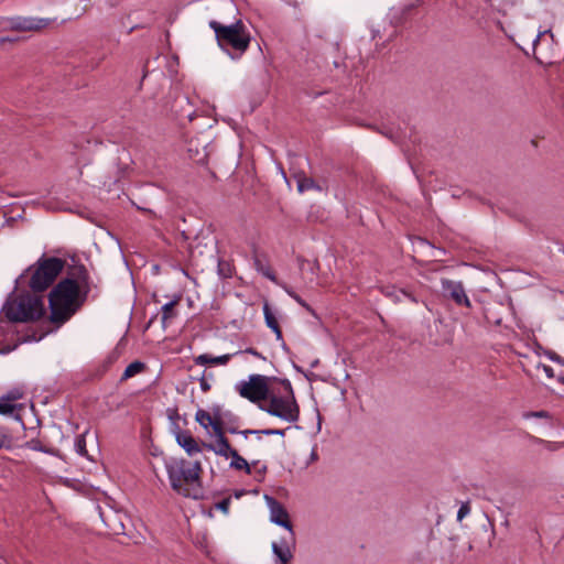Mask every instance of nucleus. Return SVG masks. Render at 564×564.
I'll use <instances>...</instances> for the list:
<instances>
[{
    "label": "nucleus",
    "instance_id": "nucleus-1",
    "mask_svg": "<svg viewBox=\"0 0 564 564\" xmlns=\"http://www.w3.org/2000/svg\"><path fill=\"white\" fill-rule=\"evenodd\" d=\"M97 289L90 273L83 263L68 265L66 275L58 281L48 294L50 319L63 325L87 302L89 294Z\"/></svg>",
    "mask_w": 564,
    "mask_h": 564
},
{
    "label": "nucleus",
    "instance_id": "nucleus-2",
    "mask_svg": "<svg viewBox=\"0 0 564 564\" xmlns=\"http://www.w3.org/2000/svg\"><path fill=\"white\" fill-rule=\"evenodd\" d=\"M66 261L43 254L34 264L26 268L15 280L17 285H26L33 294L46 291L64 270ZM18 286H15L17 289Z\"/></svg>",
    "mask_w": 564,
    "mask_h": 564
},
{
    "label": "nucleus",
    "instance_id": "nucleus-3",
    "mask_svg": "<svg viewBox=\"0 0 564 564\" xmlns=\"http://www.w3.org/2000/svg\"><path fill=\"white\" fill-rule=\"evenodd\" d=\"M2 313L11 323L39 321L45 314L43 297L29 291H22L17 296L11 294L2 307Z\"/></svg>",
    "mask_w": 564,
    "mask_h": 564
},
{
    "label": "nucleus",
    "instance_id": "nucleus-4",
    "mask_svg": "<svg viewBox=\"0 0 564 564\" xmlns=\"http://www.w3.org/2000/svg\"><path fill=\"white\" fill-rule=\"evenodd\" d=\"M209 28L215 32L219 47L232 58L242 55L249 48L251 36L241 20L229 25L212 20Z\"/></svg>",
    "mask_w": 564,
    "mask_h": 564
},
{
    "label": "nucleus",
    "instance_id": "nucleus-5",
    "mask_svg": "<svg viewBox=\"0 0 564 564\" xmlns=\"http://www.w3.org/2000/svg\"><path fill=\"white\" fill-rule=\"evenodd\" d=\"M278 382L283 386L284 393L279 395L271 391L267 399L268 402L260 403L259 408L272 416L289 423H295L300 419V405L295 399L292 384L289 379H279Z\"/></svg>",
    "mask_w": 564,
    "mask_h": 564
},
{
    "label": "nucleus",
    "instance_id": "nucleus-6",
    "mask_svg": "<svg viewBox=\"0 0 564 564\" xmlns=\"http://www.w3.org/2000/svg\"><path fill=\"white\" fill-rule=\"evenodd\" d=\"M191 463L184 458H172L165 463L166 473L171 487L177 494L193 499L202 498L199 488H189L187 486L194 484V479L188 475Z\"/></svg>",
    "mask_w": 564,
    "mask_h": 564
},
{
    "label": "nucleus",
    "instance_id": "nucleus-7",
    "mask_svg": "<svg viewBox=\"0 0 564 564\" xmlns=\"http://www.w3.org/2000/svg\"><path fill=\"white\" fill-rule=\"evenodd\" d=\"M276 377H267L262 375H251L248 381H240L236 384L239 394L252 403L267 401L271 393L270 383L278 382Z\"/></svg>",
    "mask_w": 564,
    "mask_h": 564
},
{
    "label": "nucleus",
    "instance_id": "nucleus-8",
    "mask_svg": "<svg viewBox=\"0 0 564 564\" xmlns=\"http://www.w3.org/2000/svg\"><path fill=\"white\" fill-rule=\"evenodd\" d=\"M47 19H36L29 17L3 18L0 26L3 31L32 32L40 31L48 25Z\"/></svg>",
    "mask_w": 564,
    "mask_h": 564
},
{
    "label": "nucleus",
    "instance_id": "nucleus-9",
    "mask_svg": "<svg viewBox=\"0 0 564 564\" xmlns=\"http://www.w3.org/2000/svg\"><path fill=\"white\" fill-rule=\"evenodd\" d=\"M264 498L270 509V520L273 523L289 530L290 539L293 540L292 523L290 521L289 512L286 511L285 507L271 496L265 495Z\"/></svg>",
    "mask_w": 564,
    "mask_h": 564
},
{
    "label": "nucleus",
    "instance_id": "nucleus-10",
    "mask_svg": "<svg viewBox=\"0 0 564 564\" xmlns=\"http://www.w3.org/2000/svg\"><path fill=\"white\" fill-rule=\"evenodd\" d=\"M442 292L445 297L451 299L459 306L470 307V301L465 292L462 282L452 281L448 279H442Z\"/></svg>",
    "mask_w": 564,
    "mask_h": 564
},
{
    "label": "nucleus",
    "instance_id": "nucleus-11",
    "mask_svg": "<svg viewBox=\"0 0 564 564\" xmlns=\"http://www.w3.org/2000/svg\"><path fill=\"white\" fill-rule=\"evenodd\" d=\"M174 434L177 444L188 454L193 455L199 453L202 447L198 445L195 437L188 431H182L180 426L174 423Z\"/></svg>",
    "mask_w": 564,
    "mask_h": 564
},
{
    "label": "nucleus",
    "instance_id": "nucleus-12",
    "mask_svg": "<svg viewBox=\"0 0 564 564\" xmlns=\"http://www.w3.org/2000/svg\"><path fill=\"white\" fill-rule=\"evenodd\" d=\"M253 265L254 269L262 274L264 278L269 279L270 281L278 283V278L272 270L269 259L265 253L259 252L257 249L253 250Z\"/></svg>",
    "mask_w": 564,
    "mask_h": 564
},
{
    "label": "nucleus",
    "instance_id": "nucleus-13",
    "mask_svg": "<svg viewBox=\"0 0 564 564\" xmlns=\"http://www.w3.org/2000/svg\"><path fill=\"white\" fill-rule=\"evenodd\" d=\"M203 447L214 452L216 455H219L221 457L228 458L231 453L235 451V448L231 447L229 440L226 437L225 434H221L220 436H216L215 443H202Z\"/></svg>",
    "mask_w": 564,
    "mask_h": 564
},
{
    "label": "nucleus",
    "instance_id": "nucleus-14",
    "mask_svg": "<svg viewBox=\"0 0 564 564\" xmlns=\"http://www.w3.org/2000/svg\"><path fill=\"white\" fill-rule=\"evenodd\" d=\"M291 543H294V539L282 538L279 543H272V552L279 560V564H288L292 560Z\"/></svg>",
    "mask_w": 564,
    "mask_h": 564
},
{
    "label": "nucleus",
    "instance_id": "nucleus-15",
    "mask_svg": "<svg viewBox=\"0 0 564 564\" xmlns=\"http://www.w3.org/2000/svg\"><path fill=\"white\" fill-rule=\"evenodd\" d=\"M181 300H182V295L181 294H176V295L173 296L172 301H170L169 303H166V304H164L162 306L161 311H162V324H163V326H165L169 321H171L174 317H176L177 313H176V311L174 308L180 303Z\"/></svg>",
    "mask_w": 564,
    "mask_h": 564
},
{
    "label": "nucleus",
    "instance_id": "nucleus-16",
    "mask_svg": "<svg viewBox=\"0 0 564 564\" xmlns=\"http://www.w3.org/2000/svg\"><path fill=\"white\" fill-rule=\"evenodd\" d=\"M498 308H502L501 304L496 305H489L484 307V318L486 319V323L488 325H495L500 326L502 323V316L499 312H497Z\"/></svg>",
    "mask_w": 564,
    "mask_h": 564
},
{
    "label": "nucleus",
    "instance_id": "nucleus-17",
    "mask_svg": "<svg viewBox=\"0 0 564 564\" xmlns=\"http://www.w3.org/2000/svg\"><path fill=\"white\" fill-rule=\"evenodd\" d=\"M231 358V355H223V356H218V357H212L210 355L208 354H203V355H199L197 357L194 358V362L196 365H200V366H204V365H208V364H212V365H227L228 361L230 360Z\"/></svg>",
    "mask_w": 564,
    "mask_h": 564
},
{
    "label": "nucleus",
    "instance_id": "nucleus-18",
    "mask_svg": "<svg viewBox=\"0 0 564 564\" xmlns=\"http://www.w3.org/2000/svg\"><path fill=\"white\" fill-rule=\"evenodd\" d=\"M263 314L267 326L274 332L278 339H282V330L268 303L263 305Z\"/></svg>",
    "mask_w": 564,
    "mask_h": 564
},
{
    "label": "nucleus",
    "instance_id": "nucleus-19",
    "mask_svg": "<svg viewBox=\"0 0 564 564\" xmlns=\"http://www.w3.org/2000/svg\"><path fill=\"white\" fill-rule=\"evenodd\" d=\"M229 457H231V462L229 465L230 468L236 470H243L248 475L251 474L250 465L241 455H239L237 449H235Z\"/></svg>",
    "mask_w": 564,
    "mask_h": 564
},
{
    "label": "nucleus",
    "instance_id": "nucleus-20",
    "mask_svg": "<svg viewBox=\"0 0 564 564\" xmlns=\"http://www.w3.org/2000/svg\"><path fill=\"white\" fill-rule=\"evenodd\" d=\"M310 189L322 191L321 186L312 178L305 175L297 177V191L304 193Z\"/></svg>",
    "mask_w": 564,
    "mask_h": 564
},
{
    "label": "nucleus",
    "instance_id": "nucleus-21",
    "mask_svg": "<svg viewBox=\"0 0 564 564\" xmlns=\"http://www.w3.org/2000/svg\"><path fill=\"white\" fill-rule=\"evenodd\" d=\"M24 447L36 452H42L48 455H56L57 453L55 448L43 445L39 438H32L25 442Z\"/></svg>",
    "mask_w": 564,
    "mask_h": 564
},
{
    "label": "nucleus",
    "instance_id": "nucleus-22",
    "mask_svg": "<svg viewBox=\"0 0 564 564\" xmlns=\"http://www.w3.org/2000/svg\"><path fill=\"white\" fill-rule=\"evenodd\" d=\"M145 368V365L141 361H133L127 366L124 369L121 380H127L138 373H140Z\"/></svg>",
    "mask_w": 564,
    "mask_h": 564
},
{
    "label": "nucleus",
    "instance_id": "nucleus-23",
    "mask_svg": "<svg viewBox=\"0 0 564 564\" xmlns=\"http://www.w3.org/2000/svg\"><path fill=\"white\" fill-rule=\"evenodd\" d=\"M13 446V438L9 433V430L4 426H0V449H10Z\"/></svg>",
    "mask_w": 564,
    "mask_h": 564
},
{
    "label": "nucleus",
    "instance_id": "nucleus-24",
    "mask_svg": "<svg viewBox=\"0 0 564 564\" xmlns=\"http://www.w3.org/2000/svg\"><path fill=\"white\" fill-rule=\"evenodd\" d=\"M217 271L220 278L228 279L232 276V267L231 264L223 259L218 260Z\"/></svg>",
    "mask_w": 564,
    "mask_h": 564
},
{
    "label": "nucleus",
    "instance_id": "nucleus-25",
    "mask_svg": "<svg viewBox=\"0 0 564 564\" xmlns=\"http://www.w3.org/2000/svg\"><path fill=\"white\" fill-rule=\"evenodd\" d=\"M226 425V417L221 419H212L209 422V426L213 429L215 436H220L221 434H225L227 429H225Z\"/></svg>",
    "mask_w": 564,
    "mask_h": 564
},
{
    "label": "nucleus",
    "instance_id": "nucleus-26",
    "mask_svg": "<svg viewBox=\"0 0 564 564\" xmlns=\"http://www.w3.org/2000/svg\"><path fill=\"white\" fill-rule=\"evenodd\" d=\"M196 422L205 430L209 427L212 414L203 409H198L195 414Z\"/></svg>",
    "mask_w": 564,
    "mask_h": 564
},
{
    "label": "nucleus",
    "instance_id": "nucleus-27",
    "mask_svg": "<svg viewBox=\"0 0 564 564\" xmlns=\"http://www.w3.org/2000/svg\"><path fill=\"white\" fill-rule=\"evenodd\" d=\"M203 473V467L199 460L194 462L192 465H189V471L188 475L194 479L195 482L198 484V487L200 488V475Z\"/></svg>",
    "mask_w": 564,
    "mask_h": 564
},
{
    "label": "nucleus",
    "instance_id": "nucleus-28",
    "mask_svg": "<svg viewBox=\"0 0 564 564\" xmlns=\"http://www.w3.org/2000/svg\"><path fill=\"white\" fill-rule=\"evenodd\" d=\"M284 290L294 301H296L308 313L315 315L314 310L297 293H295L291 288L284 286Z\"/></svg>",
    "mask_w": 564,
    "mask_h": 564
},
{
    "label": "nucleus",
    "instance_id": "nucleus-29",
    "mask_svg": "<svg viewBox=\"0 0 564 564\" xmlns=\"http://www.w3.org/2000/svg\"><path fill=\"white\" fill-rule=\"evenodd\" d=\"M24 392L20 388H13L9 390L6 394L2 395V400L8 401L9 403H13L20 399H22Z\"/></svg>",
    "mask_w": 564,
    "mask_h": 564
},
{
    "label": "nucleus",
    "instance_id": "nucleus-30",
    "mask_svg": "<svg viewBox=\"0 0 564 564\" xmlns=\"http://www.w3.org/2000/svg\"><path fill=\"white\" fill-rule=\"evenodd\" d=\"M75 451L80 456L88 457V452H87V448H86L85 434H80V435H78L76 437V440H75Z\"/></svg>",
    "mask_w": 564,
    "mask_h": 564
},
{
    "label": "nucleus",
    "instance_id": "nucleus-31",
    "mask_svg": "<svg viewBox=\"0 0 564 564\" xmlns=\"http://www.w3.org/2000/svg\"><path fill=\"white\" fill-rule=\"evenodd\" d=\"M228 433L230 434H241L243 435L246 438L249 436V435H263L262 434V430H243V431H239L237 427H234V426H229L227 429Z\"/></svg>",
    "mask_w": 564,
    "mask_h": 564
},
{
    "label": "nucleus",
    "instance_id": "nucleus-32",
    "mask_svg": "<svg viewBox=\"0 0 564 564\" xmlns=\"http://www.w3.org/2000/svg\"><path fill=\"white\" fill-rule=\"evenodd\" d=\"M17 409V405L13 403H9L6 400L0 398V414L8 415L11 414Z\"/></svg>",
    "mask_w": 564,
    "mask_h": 564
},
{
    "label": "nucleus",
    "instance_id": "nucleus-33",
    "mask_svg": "<svg viewBox=\"0 0 564 564\" xmlns=\"http://www.w3.org/2000/svg\"><path fill=\"white\" fill-rule=\"evenodd\" d=\"M225 417H226L225 429H228L229 426L237 427V423L239 421L238 416L232 414L230 411H226L225 412Z\"/></svg>",
    "mask_w": 564,
    "mask_h": 564
},
{
    "label": "nucleus",
    "instance_id": "nucleus-34",
    "mask_svg": "<svg viewBox=\"0 0 564 564\" xmlns=\"http://www.w3.org/2000/svg\"><path fill=\"white\" fill-rule=\"evenodd\" d=\"M230 503H231V499H230V497H227V498L223 499L221 501L217 502L215 507L218 510H220L221 512L228 513Z\"/></svg>",
    "mask_w": 564,
    "mask_h": 564
},
{
    "label": "nucleus",
    "instance_id": "nucleus-35",
    "mask_svg": "<svg viewBox=\"0 0 564 564\" xmlns=\"http://www.w3.org/2000/svg\"><path fill=\"white\" fill-rule=\"evenodd\" d=\"M285 431L286 430H283V429H263L262 430V434L267 435V436H272V435L284 436L285 435Z\"/></svg>",
    "mask_w": 564,
    "mask_h": 564
},
{
    "label": "nucleus",
    "instance_id": "nucleus-36",
    "mask_svg": "<svg viewBox=\"0 0 564 564\" xmlns=\"http://www.w3.org/2000/svg\"><path fill=\"white\" fill-rule=\"evenodd\" d=\"M384 294L388 296V297H391L394 302H401L402 301V294L399 293V290H395V289H392L391 291L390 290H387L384 292Z\"/></svg>",
    "mask_w": 564,
    "mask_h": 564
},
{
    "label": "nucleus",
    "instance_id": "nucleus-37",
    "mask_svg": "<svg viewBox=\"0 0 564 564\" xmlns=\"http://www.w3.org/2000/svg\"><path fill=\"white\" fill-rule=\"evenodd\" d=\"M524 417H540V419L544 417V419H546V417H550V414L547 411L542 410V411L528 412L524 414Z\"/></svg>",
    "mask_w": 564,
    "mask_h": 564
},
{
    "label": "nucleus",
    "instance_id": "nucleus-38",
    "mask_svg": "<svg viewBox=\"0 0 564 564\" xmlns=\"http://www.w3.org/2000/svg\"><path fill=\"white\" fill-rule=\"evenodd\" d=\"M470 511L468 503H463L457 511V520L464 519Z\"/></svg>",
    "mask_w": 564,
    "mask_h": 564
},
{
    "label": "nucleus",
    "instance_id": "nucleus-39",
    "mask_svg": "<svg viewBox=\"0 0 564 564\" xmlns=\"http://www.w3.org/2000/svg\"><path fill=\"white\" fill-rule=\"evenodd\" d=\"M299 262H300V269L303 270L304 269V264H310L311 265V271L314 273L315 269L318 268V262L317 261H314L313 263L308 262L307 260L303 259L302 257H299L297 258Z\"/></svg>",
    "mask_w": 564,
    "mask_h": 564
},
{
    "label": "nucleus",
    "instance_id": "nucleus-40",
    "mask_svg": "<svg viewBox=\"0 0 564 564\" xmlns=\"http://www.w3.org/2000/svg\"><path fill=\"white\" fill-rule=\"evenodd\" d=\"M399 293L402 294L403 297L409 299L412 303H419V299L412 293L404 289H399Z\"/></svg>",
    "mask_w": 564,
    "mask_h": 564
},
{
    "label": "nucleus",
    "instance_id": "nucleus-41",
    "mask_svg": "<svg viewBox=\"0 0 564 564\" xmlns=\"http://www.w3.org/2000/svg\"><path fill=\"white\" fill-rule=\"evenodd\" d=\"M212 419H221L225 417V412L221 411L220 405H214L212 408Z\"/></svg>",
    "mask_w": 564,
    "mask_h": 564
},
{
    "label": "nucleus",
    "instance_id": "nucleus-42",
    "mask_svg": "<svg viewBox=\"0 0 564 564\" xmlns=\"http://www.w3.org/2000/svg\"><path fill=\"white\" fill-rule=\"evenodd\" d=\"M197 380L199 381V386L203 392H208L210 390V384L208 383L204 373L200 378H197Z\"/></svg>",
    "mask_w": 564,
    "mask_h": 564
},
{
    "label": "nucleus",
    "instance_id": "nucleus-43",
    "mask_svg": "<svg viewBox=\"0 0 564 564\" xmlns=\"http://www.w3.org/2000/svg\"><path fill=\"white\" fill-rule=\"evenodd\" d=\"M243 352L250 354V355H252L254 357H258V358H261V359H265V357H263L261 352H259L258 350H256L252 347H249V348L245 349Z\"/></svg>",
    "mask_w": 564,
    "mask_h": 564
},
{
    "label": "nucleus",
    "instance_id": "nucleus-44",
    "mask_svg": "<svg viewBox=\"0 0 564 564\" xmlns=\"http://www.w3.org/2000/svg\"><path fill=\"white\" fill-rule=\"evenodd\" d=\"M549 358H550L551 360H553V361H555V362L561 364V365H563V366H564V359H563L561 356H558L556 352H553V351H552V352H550V354H549Z\"/></svg>",
    "mask_w": 564,
    "mask_h": 564
},
{
    "label": "nucleus",
    "instance_id": "nucleus-45",
    "mask_svg": "<svg viewBox=\"0 0 564 564\" xmlns=\"http://www.w3.org/2000/svg\"><path fill=\"white\" fill-rule=\"evenodd\" d=\"M542 369L547 378H550V379L554 378L555 375H554V370L552 367H550L547 365H542Z\"/></svg>",
    "mask_w": 564,
    "mask_h": 564
},
{
    "label": "nucleus",
    "instance_id": "nucleus-46",
    "mask_svg": "<svg viewBox=\"0 0 564 564\" xmlns=\"http://www.w3.org/2000/svg\"><path fill=\"white\" fill-rule=\"evenodd\" d=\"M169 419L172 420V421H175L178 419V412H177V409H169Z\"/></svg>",
    "mask_w": 564,
    "mask_h": 564
},
{
    "label": "nucleus",
    "instance_id": "nucleus-47",
    "mask_svg": "<svg viewBox=\"0 0 564 564\" xmlns=\"http://www.w3.org/2000/svg\"><path fill=\"white\" fill-rule=\"evenodd\" d=\"M17 348V345L14 346H4L0 348V354H9L10 351L14 350Z\"/></svg>",
    "mask_w": 564,
    "mask_h": 564
},
{
    "label": "nucleus",
    "instance_id": "nucleus-48",
    "mask_svg": "<svg viewBox=\"0 0 564 564\" xmlns=\"http://www.w3.org/2000/svg\"><path fill=\"white\" fill-rule=\"evenodd\" d=\"M546 33H551V31L540 32V33L535 36V39H534V41H533V46H534V47H535V46H536V44L540 42V39H541L544 34H546Z\"/></svg>",
    "mask_w": 564,
    "mask_h": 564
},
{
    "label": "nucleus",
    "instance_id": "nucleus-49",
    "mask_svg": "<svg viewBox=\"0 0 564 564\" xmlns=\"http://www.w3.org/2000/svg\"><path fill=\"white\" fill-rule=\"evenodd\" d=\"M42 336L36 337V335L33 334L32 336H26L25 338H23V341L40 340Z\"/></svg>",
    "mask_w": 564,
    "mask_h": 564
},
{
    "label": "nucleus",
    "instance_id": "nucleus-50",
    "mask_svg": "<svg viewBox=\"0 0 564 564\" xmlns=\"http://www.w3.org/2000/svg\"><path fill=\"white\" fill-rule=\"evenodd\" d=\"M245 492H246V491H245L243 489H241V490H236V491L234 492V496H235V498L239 499L240 497H242V496L245 495Z\"/></svg>",
    "mask_w": 564,
    "mask_h": 564
},
{
    "label": "nucleus",
    "instance_id": "nucleus-51",
    "mask_svg": "<svg viewBox=\"0 0 564 564\" xmlns=\"http://www.w3.org/2000/svg\"><path fill=\"white\" fill-rule=\"evenodd\" d=\"M15 41L14 39H11V37H0V43H4V42H13Z\"/></svg>",
    "mask_w": 564,
    "mask_h": 564
},
{
    "label": "nucleus",
    "instance_id": "nucleus-52",
    "mask_svg": "<svg viewBox=\"0 0 564 564\" xmlns=\"http://www.w3.org/2000/svg\"><path fill=\"white\" fill-rule=\"evenodd\" d=\"M265 471H267V466L263 465L257 473L258 474H265Z\"/></svg>",
    "mask_w": 564,
    "mask_h": 564
},
{
    "label": "nucleus",
    "instance_id": "nucleus-53",
    "mask_svg": "<svg viewBox=\"0 0 564 564\" xmlns=\"http://www.w3.org/2000/svg\"><path fill=\"white\" fill-rule=\"evenodd\" d=\"M557 380H558V382L564 384V372L561 376H558Z\"/></svg>",
    "mask_w": 564,
    "mask_h": 564
},
{
    "label": "nucleus",
    "instance_id": "nucleus-54",
    "mask_svg": "<svg viewBox=\"0 0 564 564\" xmlns=\"http://www.w3.org/2000/svg\"><path fill=\"white\" fill-rule=\"evenodd\" d=\"M137 28H138V26H132V28H130L129 33H131V32H132L133 30H135Z\"/></svg>",
    "mask_w": 564,
    "mask_h": 564
},
{
    "label": "nucleus",
    "instance_id": "nucleus-55",
    "mask_svg": "<svg viewBox=\"0 0 564 564\" xmlns=\"http://www.w3.org/2000/svg\"><path fill=\"white\" fill-rule=\"evenodd\" d=\"M111 529L115 531V533H119L116 528L112 527Z\"/></svg>",
    "mask_w": 564,
    "mask_h": 564
},
{
    "label": "nucleus",
    "instance_id": "nucleus-56",
    "mask_svg": "<svg viewBox=\"0 0 564 564\" xmlns=\"http://www.w3.org/2000/svg\"><path fill=\"white\" fill-rule=\"evenodd\" d=\"M562 251H563V253H564V249H563Z\"/></svg>",
    "mask_w": 564,
    "mask_h": 564
}]
</instances>
